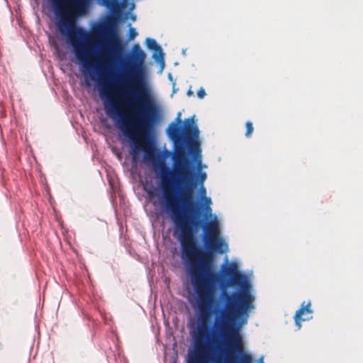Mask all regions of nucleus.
<instances>
[{
    "instance_id": "1",
    "label": "nucleus",
    "mask_w": 363,
    "mask_h": 363,
    "mask_svg": "<svg viewBox=\"0 0 363 363\" xmlns=\"http://www.w3.org/2000/svg\"><path fill=\"white\" fill-rule=\"evenodd\" d=\"M179 113L176 122L171 123L167 134L175 145L172 157L173 169L166 167L163 160L158 162L151 160L156 170L160 171L162 195L159 204L162 211L170 215L174 229L173 235L181 245V258L185 264L191 283L196 294V303L201 312V323L194 335L195 344H203L207 332L206 322L209 316V308L214 301L216 294V274L211 270L212 255L203 251L198 245L193 227H202L203 241L206 247L223 254L228 246L220 237V230L216 218L203 223L195 219L196 205L194 201L195 182L190 181V161L185 147L190 152L200 155L201 149L196 140L199 130L195 124L194 116L186 118L182 125Z\"/></svg>"
},
{
    "instance_id": "2",
    "label": "nucleus",
    "mask_w": 363,
    "mask_h": 363,
    "mask_svg": "<svg viewBox=\"0 0 363 363\" xmlns=\"http://www.w3.org/2000/svg\"><path fill=\"white\" fill-rule=\"evenodd\" d=\"M146 54L138 43L133 45L124 69L113 78L112 88L99 82V92L104 99L106 113L118 125L131 143V155L136 160L140 152L146 160L155 158L151 135L157 122V108L146 88Z\"/></svg>"
},
{
    "instance_id": "3",
    "label": "nucleus",
    "mask_w": 363,
    "mask_h": 363,
    "mask_svg": "<svg viewBox=\"0 0 363 363\" xmlns=\"http://www.w3.org/2000/svg\"><path fill=\"white\" fill-rule=\"evenodd\" d=\"M223 273L224 276L228 278L227 285L240 286L241 291L233 294L224 292L223 295L226 301L225 306L216 312L211 342L218 352L215 363H252V357L248 354L243 353V340L240 334V327L235 324V321L238 318L243 316L247 318L249 311L254 308L255 298L250 293V284L247 281H243L242 275L238 271L235 264L227 266ZM216 279L217 275L216 274ZM195 300L196 301V297ZM214 302L215 301L212 305L214 304ZM196 304L198 307L196 303ZM212 306L209 308V315H211ZM199 313H201V312ZM208 320V319L206 322L207 332L205 335L203 349L199 354H196L195 340H194V352L189 355L188 363H205L207 354L206 342L210 337V330L207 325ZM200 323L201 315L199 318L198 325ZM197 331L198 328L193 333V340H194V335Z\"/></svg>"
},
{
    "instance_id": "4",
    "label": "nucleus",
    "mask_w": 363,
    "mask_h": 363,
    "mask_svg": "<svg viewBox=\"0 0 363 363\" xmlns=\"http://www.w3.org/2000/svg\"><path fill=\"white\" fill-rule=\"evenodd\" d=\"M312 313L311 301H308L307 303L303 302L301 308L296 312L294 317L296 325L298 330L301 328V322L308 320L312 318L309 316Z\"/></svg>"
},
{
    "instance_id": "5",
    "label": "nucleus",
    "mask_w": 363,
    "mask_h": 363,
    "mask_svg": "<svg viewBox=\"0 0 363 363\" xmlns=\"http://www.w3.org/2000/svg\"><path fill=\"white\" fill-rule=\"evenodd\" d=\"M145 44L147 48L155 51L153 57L158 62H164V53L161 47L157 45L156 40L155 39L147 38L145 40Z\"/></svg>"
},
{
    "instance_id": "6",
    "label": "nucleus",
    "mask_w": 363,
    "mask_h": 363,
    "mask_svg": "<svg viewBox=\"0 0 363 363\" xmlns=\"http://www.w3.org/2000/svg\"><path fill=\"white\" fill-rule=\"evenodd\" d=\"M189 161H191V160H189ZM189 171H190V175L189 176V180L195 182L196 186L197 185V184H199L200 185H203L207 178L206 173L201 172L199 173L196 180L193 179V177H192L193 174H192V172H191V162H190Z\"/></svg>"
},
{
    "instance_id": "7",
    "label": "nucleus",
    "mask_w": 363,
    "mask_h": 363,
    "mask_svg": "<svg viewBox=\"0 0 363 363\" xmlns=\"http://www.w3.org/2000/svg\"><path fill=\"white\" fill-rule=\"evenodd\" d=\"M203 199V201H204V204H203V210L205 211V216L206 218H208V216H212V209L211 208V199L210 197H207V196H203V198H202Z\"/></svg>"
},
{
    "instance_id": "8",
    "label": "nucleus",
    "mask_w": 363,
    "mask_h": 363,
    "mask_svg": "<svg viewBox=\"0 0 363 363\" xmlns=\"http://www.w3.org/2000/svg\"><path fill=\"white\" fill-rule=\"evenodd\" d=\"M245 125H246L245 136L247 138H250L252 136V134L254 130L253 124L251 121H247Z\"/></svg>"
},
{
    "instance_id": "9",
    "label": "nucleus",
    "mask_w": 363,
    "mask_h": 363,
    "mask_svg": "<svg viewBox=\"0 0 363 363\" xmlns=\"http://www.w3.org/2000/svg\"><path fill=\"white\" fill-rule=\"evenodd\" d=\"M147 196L149 198H154L155 196H156V192H155V189H154V187H151L150 189H145Z\"/></svg>"
},
{
    "instance_id": "10",
    "label": "nucleus",
    "mask_w": 363,
    "mask_h": 363,
    "mask_svg": "<svg viewBox=\"0 0 363 363\" xmlns=\"http://www.w3.org/2000/svg\"><path fill=\"white\" fill-rule=\"evenodd\" d=\"M138 35V33L136 32L135 29L133 28H130L129 29V39L133 40Z\"/></svg>"
},
{
    "instance_id": "11",
    "label": "nucleus",
    "mask_w": 363,
    "mask_h": 363,
    "mask_svg": "<svg viewBox=\"0 0 363 363\" xmlns=\"http://www.w3.org/2000/svg\"><path fill=\"white\" fill-rule=\"evenodd\" d=\"M206 94L205 89H204L203 87L200 88V89H199L198 92H197L198 97H199V99H203V98H204V96H206Z\"/></svg>"
},
{
    "instance_id": "12",
    "label": "nucleus",
    "mask_w": 363,
    "mask_h": 363,
    "mask_svg": "<svg viewBox=\"0 0 363 363\" xmlns=\"http://www.w3.org/2000/svg\"><path fill=\"white\" fill-rule=\"evenodd\" d=\"M199 193H200L201 198H203V196H206V190L205 187L203 186V184L201 185V187L199 189Z\"/></svg>"
},
{
    "instance_id": "13",
    "label": "nucleus",
    "mask_w": 363,
    "mask_h": 363,
    "mask_svg": "<svg viewBox=\"0 0 363 363\" xmlns=\"http://www.w3.org/2000/svg\"><path fill=\"white\" fill-rule=\"evenodd\" d=\"M187 95L189 96H191L194 95V92L191 89H189L187 91Z\"/></svg>"
},
{
    "instance_id": "14",
    "label": "nucleus",
    "mask_w": 363,
    "mask_h": 363,
    "mask_svg": "<svg viewBox=\"0 0 363 363\" xmlns=\"http://www.w3.org/2000/svg\"><path fill=\"white\" fill-rule=\"evenodd\" d=\"M171 363H177V357H173L172 359Z\"/></svg>"
},
{
    "instance_id": "15",
    "label": "nucleus",
    "mask_w": 363,
    "mask_h": 363,
    "mask_svg": "<svg viewBox=\"0 0 363 363\" xmlns=\"http://www.w3.org/2000/svg\"><path fill=\"white\" fill-rule=\"evenodd\" d=\"M261 363H263L262 362Z\"/></svg>"
}]
</instances>
